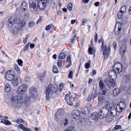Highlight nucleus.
Segmentation results:
<instances>
[{
    "label": "nucleus",
    "instance_id": "nucleus-8",
    "mask_svg": "<svg viewBox=\"0 0 131 131\" xmlns=\"http://www.w3.org/2000/svg\"><path fill=\"white\" fill-rule=\"evenodd\" d=\"M108 108L107 107H105L101 108L99 112V118L102 119L105 118L108 112Z\"/></svg>",
    "mask_w": 131,
    "mask_h": 131
},
{
    "label": "nucleus",
    "instance_id": "nucleus-18",
    "mask_svg": "<svg viewBox=\"0 0 131 131\" xmlns=\"http://www.w3.org/2000/svg\"><path fill=\"white\" fill-rule=\"evenodd\" d=\"M28 5L26 2L25 1L23 2L21 4V10L22 12H25L27 9Z\"/></svg>",
    "mask_w": 131,
    "mask_h": 131
},
{
    "label": "nucleus",
    "instance_id": "nucleus-33",
    "mask_svg": "<svg viewBox=\"0 0 131 131\" xmlns=\"http://www.w3.org/2000/svg\"><path fill=\"white\" fill-rule=\"evenodd\" d=\"M10 90V87L9 84H6L5 88V91L7 93L9 92Z\"/></svg>",
    "mask_w": 131,
    "mask_h": 131
},
{
    "label": "nucleus",
    "instance_id": "nucleus-10",
    "mask_svg": "<svg viewBox=\"0 0 131 131\" xmlns=\"http://www.w3.org/2000/svg\"><path fill=\"white\" fill-rule=\"evenodd\" d=\"M122 25L121 23H117L114 28V33L116 35H118L120 34L121 29Z\"/></svg>",
    "mask_w": 131,
    "mask_h": 131
},
{
    "label": "nucleus",
    "instance_id": "nucleus-12",
    "mask_svg": "<svg viewBox=\"0 0 131 131\" xmlns=\"http://www.w3.org/2000/svg\"><path fill=\"white\" fill-rule=\"evenodd\" d=\"M46 5V3L44 0H40L38 2L37 7L40 10H42L45 8Z\"/></svg>",
    "mask_w": 131,
    "mask_h": 131
},
{
    "label": "nucleus",
    "instance_id": "nucleus-2",
    "mask_svg": "<svg viewBox=\"0 0 131 131\" xmlns=\"http://www.w3.org/2000/svg\"><path fill=\"white\" fill-rule=\"evenodd\" d=\"M117 73L113 69L109 71L108 75L111 80L106 79L104 80V82L106 83L107 86H114L116 85V81L112 77L113 76L114 77V78H116Z\"/></svg>",
    "mask_w": 131,
    "mask_h": 131
},
{
    "label": "nucleus",
    "instance_id": "nucleus-57",
    "mask_svg": "<svg viewBox=\"0 0 131 131\" xmlns=\"http://www.w3.org/2000/svg\"><path fill=\"white\" fill-rule=\"evenodd\" d=\"M67 61L68 62H71V56L70 55H69L68 56L67 59Z\"/></svg>",
    "mask_w": 131,
    "mask_h": 131
},
{
    "label": "nucleus",
    "instance_id": "nucleus-56",
    "mask_svg": "<svg viewBox=\"0 0 131 131\" xmlns=\"http://www.w3.org/2000/svg\"><path fill=\"white\" fill-rule=\"evenodd\" d=\"M97 35L96 32H95V34L94 36V41L95 42L97 43Z\"/></svg>",
    "mask_w": 131,
    "mask_h": 131
},
{
    "label": "nucleus",
    "instance_id": "nucleus-15",
    "mask_svg": "<svg viewBox=\"0 0 131 131\" xmlns=\"http://www.w3.org/2000/svg\"><path fill=\"white\" fill-rule=\"evenodd\" d=\"M105 118L106 121L107 122H109L112 121L113 119L114 118V115L112 112L110 114L107 113Z\"/></svg>",
    "mask_w": 131,
    "mask_h": 131
},
{
    "label": "nucleus",
    "instance_id": "nucleus-26",
    "mask_svg": "<svg viewBox=\"0 0 131 131\" xmlns=\"http://www.w3.org/2000/svg\"><path fill=\"white\" fill-rule=\"evenodd\" d=\"M89 111L87 107H83L81 111L82 113L84 115H86L88 113Z\"/></svg>",
    "mask_w": 131,
    "mask_h": 131
},
{
    "label": "nucleus",
    "instance_id": "nucleus-32",
    "mask_svg": "<svg viewBox=\"0 0 131 131\" xmlns=\"http://www.w3.org/2000/svg\"><path fill=\"white\" fill-rule=\"evenodd\" d=\"M99 97L98 98V100L99 102H101L105 99L104 97L103 96L102 94L100 93L99 95Z\"/></svg>",
    "mask_w": 131,
    "mask_h": 131
},
{
    "label": "nucleus",
    "instance_id": "nucleus-11",
    "mask_svg": "<svg viewBox=\"0 0 131 131\" xmlns=\"http://www.w3.org/2000/svg\"><path fill=\"white\" fill-rule=\"evenodd\" d=\"M72 117L73 118L77 119L80 116V112L79 110L75 109L73 110L71 112Z\"/></svg>",
    "mask_w": 131,
    "mask_h": 131
},
{
    "label": "nucleus",
    "instance_id": "nucleus-14",
    "mask_svg": "<svg viewBox=\"0 0 131 131\" xmlns=\"http://www.w3.org/2000/svg\"><path fill=\"white\" fill-rule=\"evenodd\" d=\"M62 115V112L58 111L54 115V120L57 122H59L60 120Z\"/></svg>",
    "mask_w": 131,
    "mask_h": 131
},
{
    "label": "nucleus",
    "instance_id": "nucleus-22",
    "mask_svg": "<svg viewBox=\"0 0 131 131\" xmlns=\"http://www.w3.org/2000/svg\"><path fill=\"white\" fill-rule=\"evenodd\" d=\"M120 90L119 88H115L113 91V95L114 96H116L120 93Z\"/></svg>",
    "mask_w": 131,
    "mask_h": 131
},
{
    "label": "nucleus",
    "instance_id": "nucleus-50",
    "mask_svg": "<svg viewBox=\"0 0 131 131\" xmlns=\"http://www.w3.org/2000/svg\"><path fill=\"white\" fill-rule=\"evenodd\" d=\"M35 23L33 21H30L29 23L28 26L30 27H32L35 25Z\"/></svg>",
    "mask_w": 131,
    "mask_h": 131
},
{
    "label": "nucleus",
    "instance_id": "nucleus-55",
    "mask_svg": "<svg viewBox=\"0 0 131 131\" xmlns=\"http://www.w3.org/2000/svg\"><path fill=\"white\" fill-rule=\"evenodd\" d=\"M113 46L114 50H115L117 48V44L115 41H114L113 43Z\"/></svg>",
    "mask_w": 131,
    "mask_h": 131
},
{
    "label": "nucleus",
    "instance_id": "nucleus-35",
    "mask_svg": "<svg viewBox=\"0 0 131 131\" xmlns=\"http://www.w3.org/2000/svg\"><path fill=\"white\" fill-rule=\"evenodd\" d=\"M124 13H122V12L119 11L117 14V17L118 18V19H121V18L123 17V15Z\"/></svg>",
    "mask_w": 131,
    "mask_h": 131
},
{
    "label": "nucleus",
    "instance_id": "nucleus-60",
    "mask_svg": "<svg viewBox=\"0 0 131 131\" xmlns=\"http://www.w3.org/2000/svg\"><path fill=\"white\" fill-rule=\"evenodd\" d=\"M127 40L125 39H124L122 40V42L123 44L126 45Z\"/></svg>",
    "mask_w": 131,
    "mask_h": 131
},
{
    "label": "nucleus",
    "instance_id": "nucleus-16",
    "mask_svg": "<svg viewBox=\"0 0 131 131\" xmlns=\"http://www.w3.org/2000/svg\"><path fill=\"white\" fill-rule=\"evenodd\" d=\"M8 119L7 116H4V118L1 119V123H2L6 125H12V123L8 120L6 119Z\"/></svg>",
    "mask_w": 131,
    "mask_h": 131
},
{
    "label": "nucleus",
    "instance_id": "nucleus-28",
    "mask_svg": "<svg viewBox=\"0 0 131 131\" xmlns=\"http://www.w3.org/2000/svg\"><path fill=\"white\" fill-rule=\"evenodd\" d=\"M20 128L24 131H31V129L29 128L25 127L23 124H20L19 125Z\"/></svg>",
    "mask_w": 131,
    "mask_h": 131
},
{
    "label": "nucleus",
    "instance_id": "nucleus-34",
    "mask_svg": "<svg viewBox=\"0 0 131 131\" xmlns=\"http://www.w3.org/2000/svg\"><path fill=\"white\" fill-rule=\"evenodd\" d=\"M77 35L75 34L70 39V42L71 43H73L75 40Z\"/></svg>",
    "mask_w": 131,
    "mask_h": 131
},
{
    "label": "nucleus",
    "instance_id": "nucleus-23",
    "mask_svg": "<svg viewBox=\"0 0 131 131\" xmlns=\"http://www.w3.org/2000/svg\"><path fill=\"white\" fill-rule=\"evenodd\" d=\"M46 71H44L42 73L39 75L38 76V78L40 81L42 82L43 80L44 79V78L46 76Z\"/></svg>",
    "mask_w": 131,
    "mask_h": 131
},
{
    "label": "nucleus",
    "instance_id": "nucleus-24",
    "mask_svg": "<svg viewBox=\"0 0 131 131\" xmlns=\"http://www.w3.org/2000/svg\"><path fill=\"white\" fill-rule=\"evenodd\" d=\"M96 50L95 49H94L91 47H89L88 49V52L89 54L92 55L93 53L94 54L95 53Z\"/></svg>",
    "mask_w": 131,
    "mask_h": 131
},
{
    "label": "nucleus",
    "instance_id": "nucleus-4",
    "mask_svg": "<svg viewBox=\"0 0 131 131\" xmlns=\"http://www.w3.org/2000/svg\"><path fill=\"white\" fill-rule=\"evenodd\" d=\"M58 88L57 85L56 84L50 83L48 85L47 89L45 91L46 98L47 100H49L50 99L49 95L50 93L52 94H55L57 91Z\"/></svg>",
    "mask_w": 131,
    "mask_h": 131
},
{
    "label": "nucleus",
    "instance_id": "nucleus-38",
    "mask_svg": "<svg viewBox=\"0 0 131 131\" xmlns=\"http://www.w3.org/2000/svg\"><path fill=\"white\" fill-rule=\"evenodd\" d=\"M14 67L15 70L17 71L18 73H20V71L17 64H15L14 65Z\"/></svg>",
    "mask_w": 131,
    "mask_h": 131
},
{
    "label": "nucleus",
    "instance_id": "nucleus-61",
    "mask_svg": "<svg viewBox=\"0 0 131 131\" xmlns=\"http://www.w3.org/2000/svg\"><path fill=\"white\" fill-rule=\"evenodd\" d=\"M35 47L34 44V43H31L30 45V47L31 49L34 48Z\"/></svg>",
    "mask_w": 131,
    "mask_h": 131
},
{
    "label": "nucleus",
    "instance_id": "nucleus-6",
    "mask_svg": "<svg viewBox=\"0 0 131 131\" xmlns=\"http://www.w3.org/2000/svg\"><path fill=\"white\" fill-rule=\"evenodd\" d=\"M16 76V73L12 70H8L5 73L4 75L5 79L8 81H12Z\"/></svg>",
    "mask_w": 131,
    "mask_h": 131
},
{
    "label": "nucleus",
    "instance_id": "nucleus-62",
    "mask_svg": "<svg viewBox=\"0 0 131 131\" xmlns=\"http://www.w3.org/2000/svg\"><path fill=\"white\" fill-rule=\"evenodd\" d=\"M41 17L40 16L39 18L38 19V20H37V21H36V24H38L40 22L41 20Z\"/></svg>",
    "mask_w": 131,
    "mask_h": 131
},
{
    "label": "nucleus",
    "instance_id": "nucleus-9",
    "mask_svg": "<svg viewBox=\"0 0 131 131\" xmlns=\"http://www.w3.org/2000/svg\"><path fill=\"white\" fill-rule=\"evenodd\" d=\"M127 50V47L126 44H122L119 48V52L122 57L125 55V53Z\"/></svg>",
    "mask_w": 131,
    "mask_h": 131
},
{
    "label": "nucleus",
    "instance_id": "nucleus-41",
    "mask_svg": "<svg viewBox=\"0 0 131 131\" xmlns=\"http://www.w3.org/2000/svg\"><path fill=\"white\" fill-rule=\"evenodd\" d=\"M126 10V6H123L121 7L120 11L122 12V13H124Z\"/></svg>",
    "mask_w": 131,
    "mask_h": 131
},
{
    "label": "nucleus",
    "instance_id": "nucleus-1",
    "mask_svg": "<svg viewBox=\"0 0 131 131\" xmlns=\"http://www.w3.org/2000/svg\"><path fill=\"white\" fill-rule=\"evenodd\" d=\"M27 85L25 84L20 86L18 88L17 92L18 94L16 97L13 96L11 98L13 102H15V107L19 108L24 102L25 104L28 103L30 101V97L27 96H24L21 95L24 94L27 91Z\"/></svg>",
    "mask_w": 131,
    "mask_h": 131
},
{
    "label": "nucleus",
    "instance_id": "nucleus-31",
    "mask_svg": "<svg viewBox=\"0 0 131 131\" xmlns=\"http://www.w3.org/2000/svg\"><path fill=\"white\" fill-rule=\"evenodd\" d=\"M118 104L120 106L121 108L122 109V111L125 108V104L124 102L121 101L118 103Z\"/></svg>",
    "mask_w": 131,
    "mask_h": 131
},
{
    "label": "nucleus",
    "instance_id": "nucleus-5",
    "mask_svg": "<svg viewBox=\"0 0 131 131\" xmlns=\"http://www.w3.org/2000/svg\"><path fill=\"white\" fill-rule=\"evenodd\" d=\"M127 66V64L125 63L124 65H122L119 62H116L112 67L113 69L115 71L117 74L119 73L122 70L123 68H126Z\"/></svg>",
    "mask_w": 131,
    "mask_h": 131
},
{
    "label": "nucleus",
    "instance_id": "nucleus-45",
    "mask_svg": "<svg viewBox=\"0 0 131 131\" xmlns=\"http://www.w3.org/2000/svg\"><path fill=\"white\" fill-rule=\"evenodd\" d=\"M64 84L63 83H60L59 85V90L60 91H61L63 88Z\"/></svg>",
    "mask_w": 131,
    "mask_h": 131
},
{
    "label": "nucleus",
    "instance_id": "nucleus-54",
    "mask_svg": "<svg viewBox=\"0 0 131 131\" xmlns=\"http://www.w3.org/2000/svg\"><path fill=\"white\" fill-rule=\"evenodd\" d=\"M93 94L92 93H91L89 95L88 97V100L90 101L91 100L93 97Z\"/></svg>",
    "mask_w": 131,
    "mask_h": 131
},
{
    "label": "nucleus",
    "instance_id": "nucleus-20",
    "mask_svg": "<svg viewBox=\"0 0 131 131\" xmlns=\"http://www.w3.org/2000/svg\"><path fill=\"white\" fill-rule=\"evenodd\" d=\"M37 2L31 0H30L29 2V7L30 8L35 9L37 7V5L36 2Z\"/></svg>",
    "mask_w": 131,
    "mask_h": 131
},
{
    "label": "nucleus",
    "instance_id": "nucleus-43",
    "mask_svg": "<svg viewBox=\"0 0 131 131\" xmlns=\"http://www.w3.org/2000/svg\"><path fill=\"white\" fill-rule=\"evenodd\" d=\"M74 127L71 126L70 127L67 129L65 130L64 131H74Z\"/></svg>",
    "mask_w": 131,
    "mask_h": 131
},
{
    "label": "nucleus",
    "instance_id": "nucleus-29",
    "mask_svg": "<svg viewBox=\"0 0 131 131\" xmlns=\"http://www.w3.org/2000/svg\"><path fill=\"white\" fill-rule=\"evenodd\" d=\"M92 117L93 119L95 121L97 120L98 117H99V114L97 113L96 112H94L92 115Z\"/></svg>",
    "mask_w": 131,
    "mask_h": 131
},
{
    "label": "nucleus",
    "instance_id": "nucleus-13",
    "mask_svg": "<svg viewBox=\"0 0 131 131\" xmlns=\"http://www.w3.org/2000/svg\"><path fill=\"white\" fill-rule=\"evenodd\" d=\"M19 25L17 29L18 31H21L23 30V28H24L26 26V22L24 19L19 22Z\"/></svg>",
    "mask_w": 131,
    "mask_h": 131
},
{
    "label": "nucleus",
    "instance_id": "nucleus-49",
    "mask_svg": "<svg viewBox=\"0 0 131 131\" xmlns=\"http://www.w3.org/2000/svg\"><path fill=\"white\" fill-rule=\"evenodd\" d=\"M73 72L72 71H70L68 75V77L69 78L72 79L73 77Z\"/></svg>",
    "mask_w": 131,
    "mask_h": 131
},
{
    "label": "nucleus",
    "instance_id": "nucleus-63",
    "mask_svg": "<svg viewBox=\"0 0 131 131\" xmlns=\"http://www.w3.org/2000/svg\"><path fill=\"white\" fill-rule=\"evenodd\" d=\"M106 90H102V92L103 95H105L106 93Z\"/></svg>",
    "mask_w": 131,
    "mask_h": 131
},
{
    "label": "nucleus",
    "instance_id": "nucleus-36",
    "mask_svg": "<svg viewBox=\"0 0 131 131\" xmlns=\"http://www.w3.org/2000/svg\"><path fill=\"white\" fill-rule=\"evenodd\" d=\"M99 84L100 88L101 89H103L104 86V84L102 80H100V81L99 82Z\"/></svg>",
    "mask_w": 131,
    "mask_h": 131
},
{
    "label": "nucleus",
    "instance_id": "nucleus-42",
    "mask_svg": "<svg viewBox=\"0 0 131 131\" xmlns=\"http://www.w3.org/2000/svg\"><path fill=\"white\" fill-rule=\"evenodd\" d=\"M17 62L19 65L21 66H23V61L21 59H18Z\"/></svg>",
    "mask_w": 131,
    "mask_h": 131
},
{
    "label": "nucleus",
    "instance_id": "nucleus-27",
    "mask_svg": "<svg viewBox=\"0 0 131 131\" xmlns=\"http://www.w3.org/2000/svg\"><path fill=\"white\" fill-rule=\"evenodd\" d=\"M68 122V121L67 119H62L60 122V124L61 126H62L63 124H64V126H66L69 123Z\"/></svg>",
    "mask_w": 131,
    "mask_h": 131
},
{
    "label": "nucleus",
    "instance_id": "nucleus-40",
    "mask_svg": "<svg viewBox=\"0 0 131 131\" xmlns=\"http://www.w3.org/2000/svg\"><path fill=\"white\" fill-rule=\"evenodd\" d=\"M65 55L63 52H61L59 54V57L61 59H63L65 57Z\"/></svg>",
    "mask_w": 131,
    "mask_h": 131
},
{
    "label": "nucleus",
    "instance_id": "nucleus-64",
    "mask_svg": "<svg viewBox=\"0 0 131 131\" xmlns=\"http://www.w3.org/2000/svg\"><path fill=\"white\" fill-rule=\"evenodd\" d=\"M71 64V62H70L66 66V68H67L69 67Z\"/></svg>",
    "mask_w": 131,
    "mask_h": 131
},
{
    "label": "nucleus",
    "instance_id": "nucleus-30",
    "mask_svg": "<svg viewBox=\"0 0 131 131\" xmlns=\"http://www.w3.org/2000/svg\"><path fill=\"white\" fill-rule=\"evenodd\" d=\"M77 100V97L74 95H71L70 96V101L72 103V102L76 101Z\"/></svg>",
    "mask_w": 131,
    "mask_h": 131
},
{
    "label": "nucleus",
    "instance_id": "nucleus-52",
    "mask_svg": "<svg viewBox=\"0 0 131 131\" xmlns=\"http://www.w3.org/2000/svg\"><path fill=\"white\" fill-rule=\"evenodd\" d=\"M114 128H115V129L118 130L119 129H121L122 127L121 126L119 125H115Z\"/></svg>",
    "mask_w": 131,
    "mask_h": 131
},
{
    "label": "nucleus",
    "instance_id": "nucleus-3",
    "mask_svg": "<svg viewBox=\"0 0 131 131\" xmlns=\"http://www.w3.org/2000/svg\"><path fill=\"white\" fill-rule=\"evenodd\" d=\"M102 42L101 50H103V54L104 58H107L111 51L110 48L109 46H107L106 44H104L103 38L101 37L98 40V43H100Z\"/></svg>",
    "mask_w": 131,
    "mask_h": 131
},
{
    "label": "nucleus",
    "instance_id": "nucleus-7",
    "mask_svg": "<svg viewBox=\"0 0 131 131\" xmlns=\"http://www.w3.org/2000/svg\"><path fill=\"white\" fill-rule=\"evenodd\" d=\"M19 23V20L17 18H14L13 17L11 16L8 20V25L9 27L11 28L14 24H18Z\"/></svg>",
    "mask_w": 131,
    "mask_h": 131
},
{
    "label": "nucleus",
    "instance_id": "nucleus-39",
    "mask_svg": "<svg viewBox=\"0 0 131 131\" xmlns=\"http://www.w3.org/2000/svg\"><path fill=\"white\" fill-rule=\"evenodd\" d=\"M72 3H69L67 5V8L68 9L70 10L71 11L72 9Z\"/></svg>",
    "mask_w": 131,
    "mask_h": 131
},
{
    "label": "nucleus",
    "instance_id": "nucleus-59",
    "mask_svg": "<svg viewBox=\"0 0 131 131\" xmlns=\"http://www.w3.org/2000/svg\"><path fill=\"white\" fill-rule=\"evenodd\" d=\"M5 70V67L2 66L1 67V73H3Z\"/></svg>",
    "mask_w": 131,
    "mask_h": 131
},
{
    "label": "nucleus",
    "instance_id": "nucleus-58",
    "mask_svg": "<svg viewBox=\"0 0 131 131\" xmlns=\"http://www.w3.org/2000/svg\"><path fill=\"white\" fill-rule=\"evenodd\" d=\"M25 81H26V82L28 83L29 82V81H30V79L29 77H25Z\"/></svg>",
    "mask_w": 131,
    "mask_h": 131
},
{
    "label": "nucleus",
    "instance_id": "nucleus-48",
    "mask_svg": "<svg viewBox=\"0 0 131 131\" xmlns=\"http://www.w3.org/2000/svg\"><path fill=\"white\" fill-rule=\"evenodd\" d=\"M89 61V63L86 62L85 64V67L86 69H88L90 67V61Z\"/></svg>",
    "mask_w": 131,
    "mask_h": 131
},
{
    "label": "nucleus",
    "instance_id": "nucleus-47",
    "mask_svg": "<svg viewBox=\"0 0 131 131\" xmlns=\"http://www.w3.org/2000/svg\"><path fill=\"white\" fill-rule=\"evenodd\" d=\"M29 43H28L27 44H26L24 47L23 50L24 51H26L28 49L29 46Z\"/></svg>",
    "mask_w": 131,
    "mask_h": 131
},
{
    "label": "nucleus",
    "instance_id": "nucleus-37",
    "mask_svg": "<svg viewBox=\"0 0 131 131\" xmlns=\"http://www.w3.org/2000/svg\"><path fill=\"white\" fill-rule=\"evenodd\" d=\"M116 109L117 111L118 112H121L122 111V109L120 108V106L118 104L116 106Z\"/></svg>",
    "mask_w": 131,
    "mask_h": 131
},
{
    "label": "nucleus",
    "instance_id": "nucleus-17",
    "mask_svg": "<svg viewBox=\"0 0 131 131\" xmlns=\"http://www.w3.org/2000/svg\"><path fill=\"white\" fill-rule=\"evenodd\" d=\"M29 92L32 97L34 98H36V96L35 95L37 93L36 88H35L31 87L29 89Z\"/></svg>",
    "mask_w": 131,
    "mask_h": 131
},
{
    "label": "nucleus",
    "instance_id": "nucleus-53",
    "mask_svg": "<svg viewBox=\"0 0 131 131\" xmlns=\"http://www.w3.org/2000/svg\"><path fill=\"white\" fill-rule=\"evenodd\" d=\"M23 122V120L22 119L18 118L16 120V122L18 124H21Z\"/></svg>",
    "mask_w": 131,
    "mask_h": 131
},
{
    "label": "nucleus",
    "instance_id": "nucleus-44",
    "mask_svg": "<svg viewBox=\"0 0 131 131\" xmlns=\"http://www.w3.org/2000/svg\"><path fill=\"white\" fill-rule=\"evenodd\" d=\"M62 64V60L61 59L59 60L57 62V66L58 67H61Z\"/></svg>",
    "mask_w": 131,
    "mask_h": 131
},
{
    "label": "nucleus",
    "instance_id": "nucleus-21",
    "mask_svg": "<svg viewBox=\"0 0 131 131\" xmlns=\"http://www.w3.org/2000/svg\"><path fill=\"white\" fill-rule=\"evenodd\" d=\"M18 78L17 76L12 80V84L13 86L17 85L18 84Z\"/></svg>",
    "mask_w": 131,
    "mask_h": 131
},
{
    "label": "nucleus",
    "instance_id": "nucleus-46",
    "mask_svg": "<svg viewBox=\"0 0 131 131\" xmlns=\"http://www.w3.org/2000/svg\"><path fill=\"white\" fill-rule=\"evenodd\" d=\"M53 73H57L58 72L57 68L56 66H54L53 68Z\"/></svg>",
    "mask_w": 131,
    "mask_h": 131
},
{
    "label": "nucleus",
    "instance_id": "nucleus-51",
    "mask_svg": "<svg viewBox=\"0 0 131 131\" xmlns=\"http://www.w3.org/2000/svg\"><path fill=\"white\" fill-rule=\"evenodd\" d=\"M51 26H53V25L52 24H51L50 25L47 26L46 28V30H49L51 28Z\"/></svg>",
    "mask_w": 131,
    "mask_h": 131
},
{
    "label": "nucleus",
    "instance_id": "nucleus-19",
    "mask_svg": "<svg viewBox=\"0 0 131 131\" xmlns=\"http://www.w3.org/2000/svg\"><path fill=\"white\" fill-rule=\"evenodd\" d=\"M65 99L68 105L71 106L72 105V103L70 101V96L69 94H66L65 95Z\"/></svg>",
    "mask_w": 131,
    "mask_h": 131
},
{
    "label": "nucleus",
    "instance_id": "nucleus-25",
    "mask_svg": "<svg viewBox=\"0 0 131 131\" xmlns=\"http://www.w3.org/2000/svg\"><path fill=\"white\" fill-rule=\"evenodd\" d=\"M127 17L125 16H124L122 18L121 20V23L122 24H125L127 22Z\"/></svg>",
    "mask_w": 131,
    "mask_h": 131
}]
</instances>
